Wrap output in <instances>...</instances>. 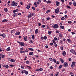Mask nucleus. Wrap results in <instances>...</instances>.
<instances>
[{"instance_id":"e2e57ef3","label":"nucleus","mask_w":76,"mask_h":76,"mask_svg":"<svg viewBox=\"0 0 76 76\" xmlns=\"http://www.w3.org/2000/svg\"><path fill=\"white\" fill-rule=\"evenodd\" d=\"M30 41L31 43V44H32V43H33V42H32V40H30Z\"/></svg>"},{"instance_id":"f3484780","label":"nucleus","mask_w":76,"mask_h":76,"mask_svg":"<svg viewBox=\"0 0 76 76\" xmlns=\"http://www.w3.org/2000/svg\"><path fill=\"white\" fill-rule=\"evenodd\" d=\"M73 4L74 6H76V2L75 1L73 2Z\"/></svg>"},{"instance_id":"4c0bfd02","label":"nucleus","mask_w":76,"mask_h":76,"mask_svg":"<svg viewBox=\"0 0 76 76\" xmlns=\"http://www.w3.org/2000/svg\"><path fill=\"white\" fill-rule=\"evenodd\" d=\"M52 41L54 44H56V41H55L54 40H53Z\"/></svg>"},{"instance_id":"c03bdc74","label":"nucleus","mask_w":76,"mask_h":76,"mask_svg":"<svg viewBox=\"0 0 76 76\" xmlns=\"http://www.w3.org/2000/svg\"><path fill=\"white\" fill-rule=\"evenodd\" d=\"M60 43H61V44L63 45V42L62 41V40H60Z\"/></svg>"},{"instance_id":"f257e3e1","label":"nucleus","mask_w":76,"mask_h":76,"mask_svg":"<svg viewBox=\"0 0 76 76\" xmlns=\"http://www.w3.org/2000/svg\"><path fill=\"white\" fill-rule=\"evenodd\" d=\"M52 26L53 28H54L55 29H57V28H58V26L57 24L52 25Z\"/></svg>"},{"instance_id":"338daca9","label":"nucleus","mask_w":76,"mask_h":76,"mask_svg":"<svg viewBox=\"0 0 76 76\" xmlns=\"http://www.w3.org/2000/svg\"><path fill=\"white\" fill-rule=\"evenodd\" d=\"M58 75V72H57V73L56 74V76H57Z\"/></svg>"},{"instance_id":"6ab92c4d","label":"nucleus","mask_w":76,"mask_h":76,"mask_svg":"<svg viewBox=\"0 0 76 76\" xmlns=\"http://www.w3.org/2000/svg\"><path fill=\"white\" fill-rule=\"evenodd\" d=\"M60 60L61 62V63H64V60H63V59H62V58H60Z\"/></svg>"},{"instance_id":"8fccbe9b","label":"nucleus","mask_w":76,"mask_h":76,"mask_svg":"<svg viewBox=\"0 0 76 76\" xmlns=\"http://www.w3.org/2000/svg\"><path fill=\"white\" fill-rule=\"evenodd\" d=\"M71 34H72V35H74V34H75L76 33L72 32H71Z\"/></svg>"},{"instance_id":"a211bd4d","label":"nucleus","mask_w":76,"mask_h":76,"mask_svg":"<svg viewBox=\"0 0 76 76\" xmlns=\"http://www.w3.org/2000/svg\"><path fill=\"white\" fill-rule=\"evenodd\" d=\"M4 10L5 12H7L8 11L7 9V8H4Z\"/></svg>"},{"instance_id":"4be33fe9","label":"nucleus","mask_w":76,"mask_h":76,"mask_svg":"<svg viewBox=\"0 0 76 76\" xmlns=\"http://www.w3.org/2000/svg\"><path fill=\"white\" fill-rule=\"evenodd\" d=\"M10 61L12 62H15V60L14 59H11L10 60Z\"/></svg>"},{"instance_id":"6e6d98bb","label":"nucleus","mask_w":76,"mask_h":76,"mask_svg":"<svg viewBox=\"0 0 76 76\" xmlns=\"http://www.w3.org/2000/svg\"><path fill=\"white\" fill-rule=\"evenodd\" d=\"M54 46H55L56 47H57V44H56V43L55 44H54Z\"/></svg>"},{"instance_id":"13d9d810","label":"nucleus","mask_w":76,"mask_h":76,"mask_svg":"<svg viewBox=\"0 0 76 76\" xmlns=\"http://www.w3.org/2000/svg\"><path fill=\"white\" fill-rule=\"evenodd\" d=\"M54 39L55 41H57V38H56V37H55L54 38Z\"/></svg>"},{"instance_id":"0eeeda50","label":"nucleus","mask_w":76,"mask_h":76,"mask_svg":"<svg viewBox=\"0 0 76 76\" xmlns=\"http://www.w3.org/2000/svg\"><path fill=\"white\" fill-rule=\"evenodd\" d=\"M64 66L65 67H67L68 66V64L67 62H65L64 64Z\"/></svg>"},{"instance_id":"e433bc0d","label":"nucleus","mask_w":76,"mask_h":76,"mask_svg":"<svg viewBox=\"0 0 76 76\" xmlns=\"http://www.w3.org/2000/svg\"><path fill=\"white\" fill-rule=\"evenodd\" d=\"M5 67L7 69H8V68H9V66H8V65H5Z\"/></svg>"},{"instance_id":"72a5a7b5","label":"nucleus","mask_w":76,"mask_h":76,"mask_svg":"<svg viewBox=\"0 0 76 76\" xmlns=\"http://www.w3.org/2000/svg\"><path fill=\"white\" fill-rule=\"evenodd\" d=\"M34 4L35 7H37V2H35L34 3Z\"/></svg>"},{"instance_id":"f03ea898","label":"nucleus","mask_w":76,"mask_h":76,"mask_svg":"<svg viewBox=\"0 0 76 76\" xmlns=\"http://www.w3.org/2000/svg\"><path fill=\"white\" fill-rule=\"evenodd\" d=\"M11 5L12 6H17V5H18V3L15 2V1H13Z\"/></svg>"},{"instance_id":"9b49d317","label":"nucleus","mask_w":76,"mask_h":76,"mask_svg":"<svg viewBox=\"0 0 76 76\" xmlns=\"http://www.w3.org/2000/svg\"><path fill=\"white\" fill-rule=\"evenodd\" d=\"M20 32L18 31L15 33V35H20Z\"/></svg>"},{"instance_id":"39448f33","label":"nucleus","mask_w":76,"mask_h":76,"mask_svg":"<svg viewBox=\"0 0 76 76\" xmlns=\"http://www.w3.org/2000/svg\"><path fill=\"white\" fill-rule=\"evenodd\" d=\"M0 36H1V37H2V36L3 38H5V37H6V34H0Z\"/></svg>"},{"instance_id":"6e6552de","label":"nucleus","mask_w":76,"mask_h":76,"mask_svg":"<svg viewBox=\"0 0 76 76\" xmlns=\"http://www.w3.org/2000/svg\"><path fill=\"white\" fill-rule=\"evenodd\" d=\"M56 6H60V2H59L56 1Z\"/></svg>"},{"instance_id":"4468645a","label":"nucleus","mask_w":76,"mask_h":76,"mask_svg":"<svg viewBox=\"0 0 76 76\" xmlns=\"http://www.w3.org/2000/svg\"><path fill=\"white\" fill-rule=\"evenodd\" d=\"M66 53V52H65V51H64L62 53V55H63V56H65Z\"/></svg>"},{"instance_id":"3c124183","label":"nucleus","mask_w":76,"mask_h":76,"mask_svg":"<svg viewBox=\"0 0 76 76\" xmlns=\"http://www.w3.org/2000/svg\"><path fill=\"white\" fill-rule=\"evenodd\" d=\"M21 69H24V68H25V67H24V66H21Z\"/></svg>"},{"instance_id":"9d476101","label":"nucleus","mask_w":76,"mask_h":76,"mask_svg":"<svg viewBox=\"0 0 76 76\" xmlns=\"http://www.w3.org/2000/svg\"><path fill=\"white\" fill-rule=\"evenodd\" d=\"M27 37L26 36L24 37V41H27V39H27Z\"/></svg>"},{"instance_id":"bf43d9fd","label":"nucleus","mask_w":76,"mask_h":76,"mask_svg":"<svg viewBox=\"0 0 76 76\" xmlns=\"http://www.w3.org/2000/svg\"><path fill=\"white\" fill-rule=\"evenodd\" d=\"M38 25H39V26H40L41 25V24L40 23H38Z\"/></svg>"},{"instance_id":"c756f323","label":"nucleus","mask_w":76,"mask_h":76,"mask_svg":"<svg viewBox=\"0 0 76 76\" xmlns=\"http://www.w3.org/2000/svg\"><path fill=\"white\" fill-rule=\"evenodd\" d=\"M7 21H8V20H6V19H4V20H2V22H7Z\"/></svg>"},{"instance_id":"603ef678","label":"nucleus","mask_w":76,"mask_h":76,"mask_svg":"<svg viewBox=\"0 0 76 76\" xmlns=\"http://www.w3.org/2000/svg\"><path fill=\"white\" fill-rule=\"evenodd\" d=\"M50 45H51V46H52V45H53V43H50Z\"/></svg>"},{"instance_id":"7c9ffc66","label":"nucleus","mask_w":76,"mask_h":76,"mask_svg":"<svg viewBox=\"0 0 76 76\" xmlns=\"http://www.w3.org/2000/svg\"><path fill=\"white\" fill-rule=\"evenodd\" d=\"M61 20H64L65 19V18L64 17H62L61 18Z\"/></svg>"},{"instance_id":"58836bf2","label":"nucleus","mask_w":76,"mask_h":76,"mask_svg":"<svg viewBox=\"0 0 76 76\" xmlns=\"http://www.w3.org/2000/svg\"><path fill=\"white\" fill-rule=\"evenodd\" d=\"M49 60H50V61H53V59L52 58H49Z\"/></svg>"},{"instance_id":"412c9836","label":"nucleus","mask_w":76,"mask_h":76,"mask_svg":"<svg viewBox=\"0 0 76 76\" xmlns=\"http://www.w3.org/2000/svg\"><path fill=\"white\" fill-rule=\"evenodd\" d=\"M30 15H31V16H35V14L34 13H31Z\"/></svg>"},{"instance_id":"aec40b11","label":"nucleus","mask_w":76,"mask_h":76,"mask_svg":"<svg viewBox=\"0 0 76 76\" xmlns=\"http://www.w3.org/2000/svg\"><path fill=\"white\" fill-rule=\"evenodd\" d=\"M48 34L49 35H50L51 33H52V31H49L48 32Z\"/></svg>"},{"instance_id":"a19ab883","label":"nucleus","mask_w":76,"mask_h":76,"mask_svg":"<svg viewBox=\"0 0 76 76\" xmlns=\"http://www.w3.org/2000/svg\"><path fill=\"white\" fill-rule=\"evenodd\" d=\"M47 3H51V1H49L48 0L47 2Z\"/></svg>"},{"instance_id":"c85d7f7f","label":"nucleus","mask_w":76,"mask_h":76,"mask_svg":"<svg viewBox=\"0 0 76 76\" xmlns=\"http://www.w3.org/2000/svg\"><path fill=\"white\" fill-rule=\"evenodd\" d=\"M27 9H29L30 8V6L29 5H27V7H26Z\"/></svg>"},{"instance_id":"680f3d73","label":"nucleus","mask_w":76,"mask_h":76,"mask_svg":"<svg viewBox=\"0 0 76 76\" xmlns=\"http://www.w3.org/2000/svg\"><path fill=\"white\" fill-rule=\"evenodd\" d=\"M60 63L58 61H57L56 62L57 64H59Z\"/></svg>"},{"instance_id":"37998d69","label":"nucleus","mask_w":76,"mask_h":76,"mask_svg":"<svg viewBox=\"0 0 76 76\" xmlns=\"http://www.w3.org/2000/svg\"><path fill=\"white\" fill-rule=\"evenodd\" d=\"M47 20H50V19H51V18H46Z\"/></svg>"},{"instance_id":"69168bd1","label":"nucleus","mask_w":76,"mask_h":76,"mask_svg":"<svg viewBox=\"0 0 76 76\" xmlns=\"http://www.w3.org/2000/svg\"><path fill=\"white\" fill-rule=\"evenodd\" d=\"M61 50H63V47H61Z\"/></svg>"},{"instance_id":"de8ad7c7","label":"nucleus","mask_w":76,"mask_h":76,"mask_svg":"<svg viewBox=\"0 0 76 76\" xmlns=\"http://www.w3.org/2000/svg\"><path fill=\"white\" fill-rule=\"evenodd\" d=\"M44 39H47V37L46 36L44 37Z\"/></svg>"},{"instance_id":"79ce46f5","label":"nucleus","mask_w":76,"mask_h":76,"mask_svg":"<svg viewBox=\"0 0 76 76\" xmlns=\"http://www.w3.org/2000/svg\"><path fill=\"white\" fill-rule=\"evenodd\" d=\"M68 23H72V21H68Z\"/></svg>"},{"instance_id":"864d4df0","label":"nucleus","mask_w":76,"mask_h":76,"mask_svg":"<svg viewBox=\"0 0 76 76\" xmlns=\"http://www.w3.org/2000/svg\"><path fill=\"white\" fill-rule=\"evenodd\" d=\"M26 58H27V57L25 56V58L24 59V60H27Z\"/></svg>"},{"instance_id":"09e8293b","label":"nucleus","mask_w":76,"mask_h":76,"mask_svg":"<svg viewBox=\"0 0 76 76\" xmlns=\"http://www.w3.org/2000/svg\"><path fill=\"white\" fill-rule=\"evenodd\" d=\"M53 69V67L52 66H51L50 67V69Z\"/></svg>"},{"instance_id":"4d7b16f0","label":"nucleus","mask_w":76,"mask_h":76,"mask_svg":"<svg viewBox=\"0 0 76 76\" xmlns=\"http://www.w3.org/2000/svg\"><path fill=\"white\" fill-rule=\"evenodd\" d=\"M39 69L40 71H42V70H43V69L42 68H40Z\"/></svg>"},{"instance_id":"2f4dec72","label":"nucleus","mask_w":76,"mask_h":76,"mask_svg":"<svg viewBox=\"0 0 76 76\" xmlns=\"http://www.w3.org/2000/svg\"><path fill=\"white\" fill-rule=\"evenodd\" d=\"M53 61L55 63H56V60L55 59H53Z\"/></svg>"},{"instance_id":"473e14b6","label":"nucleus","mask_w":76,"mask_h":76,"mask_svg":"<svg viewBox=\"0 0 76 76\" xmlns=\"http://www.w3.org/2000/svg\"><path fill=\"white\" fill-rule=\"evenodd\" d=\"M17 15L16 14V13H14L13 14V16L14 17H15V16H17Z\"/></svg>"},{"instance_id":"393cba45","label":"nucleus","mask_w":76,"mask_h":76,"mask_svg":"<svg viewBox=\"0 0 76 76\" xmlns=\"http://www.w3.org/2000/svg\"><path fill=\"white\" fill-rule=\"evenodd\" d=\"M32 38L33 39H35V35L34 34H33L32 35Z\"/></svg>"},{"instance_id":"f8f14e48","label":"nucleus","mask_w":76,"mask_h":76,"mask_svg":"<svg viewBox=\"0 0 76 76\" xmlns=\"http://www.w3.org/2000/svg\"><path fill=\"white\" fill-rule=\"evenodd\" d=\"M20 45H21V46H24L25 45V44L22 42H21Z\"/></svg>"},{"instance_id":"1a4fd4ad","label":"nucleus","mask_w":76,"mask_h":76,"mask_svg":"<svg viewBox=\"0 0 76 76\" xmlns=\"http://www.w3.org/2000/svg\"><path fill=\"white\" fill-rule=\"evenodd\" d=\"M59 37L60 38H62V37H63V34H62L59 33Z\"/></svg>"},{"instance_id":"a18cd8bd","label":"nucleus","mask_w":76,"mask_h":76,"mask_svg":"<svg viewBox=\"0 0 76 76\" xmlns=\"http://www.w3.org/2000/svg\"><path fill=\"white\" fill-rule=\"evenodd\" d=\"M41 26L42 28H45V25H43Z\"/></svg>"},{"instance_id":"f704fd0d","label":"nucleus","mask_w":76,"mask_h":76,"mask_svg":"<svg viewBox=\"0 0 76 76\" xmlns=\"http://www.w3.org/2000/svg\"><path fill=\"white\" fill-rule=\"evenodd\" d=\"M26 52H28V50H26V51H22V53H26Z\"/></svg>"},{"instance_id":"c9c22d12","label":"nucleus","mask_w":76,"mask_h":76,"mask_svg":"<svg viewBox=\"0 0 76 76\" xmlns=\"http://www.w3.org/2000/svg\"><path fill=\"white\" fill-rule=\"evenodd\" d=\"M26 64H29V61H27L26 62Z\"/></svg>"},{"instance_id":"052dcab7","label":"nucleus","mask_w":76,"mask_h":76,"mask_svg":"<svg viewBox=\"0 0 76 76\" xmlns=\"http://www.w3.org/2000/svg\"><path fill=\"white\" fill-rule=\"evenodd\" d=\"M50 12V10H48L46 11V13H48Z\"/></svg>"},{"instance_id":"774afa93","label":"nucleus","mask_w":76,"mask_h":76,"mask_svg":"<svg viewBox=\"0 0 76 76\" xmlns=\"http://www.w3.org/2000/svg\"><path fill=\"white\" fill-rule=\"evenodd\" d=\"M10 67H13V66H14V65H13L12 64H11L10 65Z\"/></svg>"},{"instance_id":"7ed1b4c3","label":"nucleus","mask_w":76,"mask_h":76,"mask_svg":"<svg viewBox=\"0 0 76 76\" xmlns=\"http://www.w3.org/2000/svg\"><path fill=\"white\" fill-rule=\"evenodd\" d=\"M70 52L73 54H75V50L73 49H71L70 50Z\"/></svg>"},{"instance_id":"ea45409f","label":"nucleus","mask_w":76,"mask_h":76,"mask_svg":"<svg viewBox=\"0 0 76 76\" xmlns=\"http://www.w3.org/2000/svg\"><path fill=\"white\" fill-rule=\"evenodd\" d=\"M14 32V31L13 30H12V31H11V33L12 34H13Z\"/></svg>"},{"instance_id":"cd10ccee","label":"nucleus","mask_w":76,"mask_h":76,"mask_svg":"<svg viewBox=\"0 0 76 76\" xmlns=\"http://www.w3.org/2000/svg\"><path fill=\"white\" fill-rule=\"evenodd\" d=\"M31 17H32V16L31 14L29 15L28 16V18H31Z\"/></svg>"},{"instance_id":"5fc2aeb1","label":"nucleus","mask_w":76,"mask_h":76,"mask_svg":"<svg viewBox=\"0 0 76 76\" xmlns=\"http://www.w3.org/2000/svg\"><path fill=\"white\" fill-rule=\"evenodd\" d=\"M20 51H22V50H23V48H20Z\"/></svg>"},{"instance_id":"ddd939ff","label":"nucleus","mask_w":76,"mask_h":76,"mask_svg":"<svg viewBox=\"0 0 76 76\" xmlns=\"http://www.w3.org/2000/svg\"><path fill=\"white\" fill-rule=\"evenodd\" d=\"M38 29H36L35 31V34H38Z\"/></svg>"},{"instance_id":"dca6fc26","label":"nucleus","mask_w":76,"mask_h":76,"mask_svg":"<svg viewBox=\"0 0 76 76\" xmlns=\"http://www.w3.org/2000/svg\"><path fill=\"white\" fill-rule=\"evenodd\" d=\"M60 28H61L62 29H63L64 28V26H60Z\"/></svg>"},{"instance_id":"a878e982","label":"nucleus","mask_w":76,"mask_h":76,"mask_svg":"<svg viewBox=\"0 0 76 76\" xmlns=\"http://www.w3.org/2000/svg\"><path fill=\"white\" fill-rule=\"evenodd\" d=\"M67 40L69 42H72V40H70L69 39H67Z\"/></svg>"},{"instance_id":"bb28decb","label":"nucleus","mask_w":76,"mask_h":76,"mask_svg":"<svg viewBox=\"0 0 76 76\" xmlns=\"http://www.w3.org/2000/svg\"><path fill=\"white\" fill-rule=\"evenodd\" d=\"M63 67V65H60L59 66V69H61V67Z\"/></svg>"},{"instance_id":"b1692460","label":"nucleus","mask_w":76,"mask_h":76,"mask_svg":"<svg viewBox=\"0 0 76 76\" xmlns=\"http://www.w3.org/2000/svg\"><path fill=\"white\" fill-rule=\"evenodd\" d=\"M29 55H33L34 54V53L32 52H31L29 54Z\"/></svg>"},{"instance_id":"2eb2a0df","label":"nucleus","mask_w":76,"mask_h":76,"mask_svg":"<svg viewBox=\"0 0 76 76\" xmlns=\"http://www.w3.org/2000/svg\"><path fill=\"white\" fill-rule=\"evenodd\" d=\"M10 50V47H8L7 49V51H9Z\"/></svg>"},{"instance_id":"49530a36","label":"nucleus","mask_w":76,"mask_h":76,"mask_svg":"<svg viewBox=\"0 0 76 76\" xmlns=\"http://www.w3.org/2000/svg\"><path fill=\"white\" fill-rule=\"evenodd\" d=\"M1 57H2V58H4V57H5V55H2L1 56Z\"/></svg>"},{"instance_id":"0e129e2a","label":"nucleus","mask_w":76,"mask_h":76,"mask_svg":"<svg viewBox=\"0 0 76 76\" xmlns=\"http://www.w3.org/2000/svg\"><path fill=\"white\" fill-rule=\"evenodd\" d=\"M61 1L62 3H64V0H61Z\"/></svg>"},{"instance_id":"5701e85b","label":"nucleus","mask_w":76,"mask_h":76,"mask_svg":"<svg viewBox=\"0 0 76 76\" xmlns=\"http://www.w3.org/2000/svg\"><path fill=\"white\" fill-rule=\"evenodd\" d=\"M28 50H31V51H34V49L32 48H28Z\"/></svg>"},{"instance_id":"423d86ee","label":"nucleus","mask_w":76,"mask_h":76,"mask_svg":"<svg viewBox=\"0 0 76 76\" xmlns=\"http://www.w3.org/2000/svg\"><path fill=\"white\" fill-rule=\"evenodd\" d=\"M59 12V9L57 8L55 10V13H58Z\"/></svg>"},{"instance_id":"20e7f679","label":"nucleus","mask_w":76,"mask_h":76,"mask_svg":"<svg viewBox=\"0 0 76 76\" xmlns=\"http://www.w3.org/2000/svg\"><path fill=\"white\" fill-rule=\"evenodd\" d=\"M72 63L71 67H72L73 68L75 67V64L76 63V62L73 61Z\"/></svg>"}]
</instances>
